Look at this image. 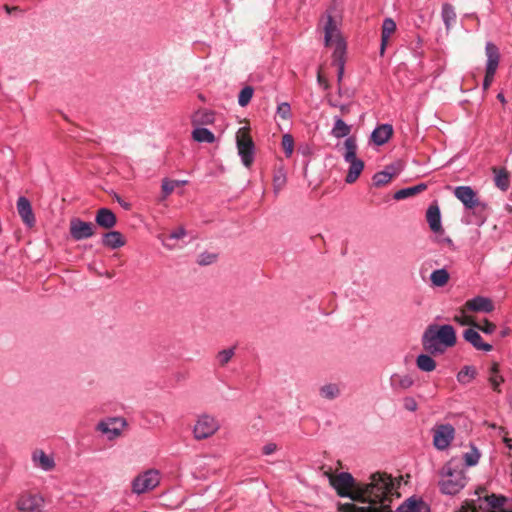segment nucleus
<instances>
[{
    "label": "nucleus",
    "instance_id": "f257e3e1",
    "mask_svg": "<svg viewBox=\"0 0 512 512\" xmlns=\"http://www.w3.org/2000/svg\"><path fill=\"white\" fill-rule=\"evenodd\" d=\"M359 491L362 493L361 503H369L370 506L383 507L390 505L392 497L399 494L396 492V486L393 478L386 473H375L371 475V482L368 484H361Z\"/></svg>",
    "mask_w": 512,
    "mask_h": 512
},
{
    "label": "nucleus",
    "instance_id": "f03ea898",
    "mask_svg": "<svg viewBox=\"0 0 512 512\" xmlns=\"http://www.w3.org/2000/svg\"><path fill=\"white\" fill-rule=\"evenodd\" d=\"M455 197L467 210L472 211L473 219L469 223L482 225L487 218V204L481 202L476 192L470 186H458L454 189Z\"/></svg>",
    "mask_w": 512,
    "mask_h": 512
},
{
    "label": "nucleus",
    "instance_id": "7ed1b4c3",
    "mask_svg": "<svg viewBox=\"0 0 512 512\" xmlns=\"http://www.w3.org/2000/svg\"><path fill=\"white\" fill-rule=\"evenodd\" d=\"M421 343L428 354H443L448 349V324H430L422 335Z\"/></svg>",
    "mask_w": 512,
    "mask_h": 512
},
{
    "label": "nucleus",
    "instance_id": "20e7f679",
    "mask_svg": "<svg viewBox=\"0 0 512 512\" xmlns=\"http://www.w3.org/2000/svg\"><path fill=\"white\" fill-rule=\"evenodd\" d=\"M357 150L356 138L353 136L346 138L343 144L342 156L344 161L349 164V169L345 177V182L348 184L356 182L364 169V162L357 157Z\"/></svg>",
    "mask_w": 512,
    "mask_h": 512
},
{
    "label": "nucleus",
    "instance_id": "39448f33",
    "mask_svg": "<svg viewBox=\"0 0 512 512\" xmlns=\"http://www.w3.org/2000/svg\"><path fill=\"white\" fill-rule=\"evenodd\" d=\"M330 485L336 490L340 497H347L353 501L362 500V493L354 477L348 472H341L337 475L329 474Z\"/></svg>",
    "mask_w": 512,
    "mask_h": 512
},
{
    "label": "nucleus",
    "instance_id": "423d86ee",
    "mask_svg": "<svg viewBox=\"0 0 512 512\" xmlns=\"http://www.w3.org/2000/svg\"><path fill=\"white\" fill-rule=\"evenodd\" d=\"M249 127H241L236 133V145L243 165L250 168L254 162L255 144L249 134Z\"/></svg>",
    "mask_w": 512,
    "mask_h": 512
},
{
    "label": "nucleus",
    "instance_id": "0eeeda50",
    "mask_svg": "<svg viewBox=\"0 0 512 512\" xmlns=\"http://www.w3.org/2000/svg\"><path fill=\"white\" fill-rule=\"evenodd\" d=\"M485 54L487 57L485 77L483 80V89L486 90L493 82L496 70L500 61L499 48L492 42H487L485 46Z\"/></svg>",
    "mask_w": 512,
    "mask_h": 512
},
{
    "label": "nucleus",
    "instance_id": "6e6552de",
    "mask_svg": "<svg viewBox=\"0 0 512 512\" xmlns=\"http://www.w3.org/2000/svg\"><path fill=\"white\" fill-rule=\"evenodd\" d=\"M160 483L159 472L155 469L147 470L132 481V491L135 494H143L156 488Z\"/></svg>",
    "mask_w": 512,
    "mask_h": 512
},
{
    "label": "nucleus",
    "instance_id": "1a4fd4ad",
    "mask_svg": "<svg viewBox=\"0 0 512 512\" xmlns=\"http://www.w3.org/2000/svg\"><path fill=\"white\" fill-rule=\"evenodd\" d=\"M220 428L217 419L208 414H202L198 417L193 429L194 438L202 440L214 435Z\"/></svg>",
    "mask_w": 512,
    "mask_h": 512
},
{
    "label": "nucleus",
    "instance_id": "9d476101",
    "mask_svg": "<svg viewBox=\"0 0 512 512\" xmlns=\"http://www.w3.org/2000/svg\"><path fill=\"white\" fill-rule=\"evenodd\" d=\"M460 460L457 457L450 459V495L458 493L467 483L464 468H458Z\"/></svg>",
    "mask_w": 512,
    "mask_h": 512
},
{
    "label": "nucleus",
    "instance_id": "9b49d317",
    "mask_svg": "<svg viewBox=\"0 0 512 512\" xmlns=\"http://www.w3.org/2000/svg\"><path fill=\"white\" fill-rule=\"evenodd\" d=\"M69 232L75 241L88 239L95 234V225L80 218H72L69 223Z\"/></svg>",
    "mask_w": 512,
    "mask_h": 512
},
{
    "label": "nucleus",
    "instance_id": "f8f14e48",
    "mask_svg": "<svg viewBox=\"0 0 512 512\" xmlns=\"http://www.w3.org/2000/svg\"><path fill=\"white\" fill-rule=\"evenodd\" d=\"M44 500L38 494H23L17 500V508L22 512H41Z\"/></svg>",
    "mask_w": 512,
    "mask_h": 512
},
{
    "label": "nucleus",
    "instance_id": "ddd939ff",
    "mask_svg": "<svg viewBox=\"0 0 512 512\" xmlns=\"http://www.w3.org/2000/svg\"><path fill=\"white\" fill-rule=\"evenodd\" d=\"M17 211L24 224H26L28 227H33L35 225V216L32 210V206L26 197L21 196L18 198Z\"/></svg>",
    "mask_w": 512,
    "mask_h": 512
},
{
    "label": "nucleus",
    "instance_id": "4468645a",
    "mask_svg": "<svg viewBox=\"0 0 512 512\" xmlns=\"http://www.w3.org/2000/svg\"><path fill=\"white\" fill-rule=\"evenodd\" d=\"M426 220L430 230L435 233H443L441 214L437 203L431 204L426 211Z\"/></svg>",
    "mask_w": 512,
    "mask_h": 512
},
{
    "label": "nucleus",
    "instance_id": "2eb2a0df",
    "mask_svg": "<svg viewBox=\"0 0 512 512\" xmlns=\"http://www.w3.org/2000/svg\"><path fill=\"white\" fill-rule=\"evenodd\" d=\"M463 337L477 350L489 352L493 349L491 344L483 342L481 335L474 328H467L463 333Z\"/></svg>",
    "mask_w": 512,
    "mask_h": 512
},
{
    "label": "nucleus",
    "instance_id": "dca6fc26",
    "mask_svg": "<svg viewBox=\"0 0 512 512\" xmlns=\"http://www.w3.org/2000/svg\"><path fill=\"white\" fill-rule=\"evenodd\" d=\"M95 222L98 226L109 230L116 225L117 218L112 210L108 208H100L96 212Z\"/></svg>",
    "mask_w": 512,
    "mask_h": 512
},
{
    "label": "nucleus",
    "instance_id": "f3484780",
    "mask_svg": "<svg viewBox=\"0 0 512 512\" xmlns=\"http://www.w3.org/2000/svg\"><path fill=\"white\" fill-rule=\"evenodd\" d=\"M117 423H120L121 426L125 425V421L123 419L112 418L108 421H101L98 423L97 430L103 434L109 435V438L113 439L121 434V428L116 426Z\"/></svg>",
    "mask_w": 512,
    "mask_h": 512
},
{
    "label": "nucleus",
    "instance_id": "a211bd4d",
    "mask_svg": "<svg viewBox=\"0 0 512 512\" xmlns=\"http://www.w3.org/2000/svg\"><path fill=\"white\" fill-rule=\"evenodd\" d=\"M432 432L434 447L438 450L448 448V424L436 425Z\"/></svg>",
    "mask_w": 512,
    "mask_h": 512
},
{
    "label": "nucleus",
    "instance_id": "6ab92c4d",
    "mask_svg": "<svg viewBox=\"0 0 512 512\" xmlns=\"http://www.w3.org/2000/svg\"><path fill=\"white\" fill-rule=\"evenodd\" d=\"M395 512H430V508L423 500L411 497L405 500Z\"/></svg>",
    "mask_w": 512,
    "mask_h": 512
},
{
    "label": "nucleus",
    "instance_id": "aec40b11",
    "mask_svg": "<svg viewBox=\"0 0 512 512\" xmlns=\"http://www.w3.org/2000/svg\"><path fill=\"white\" fill-rule=\"evenodd\" d=\"M465 307L470 311L489 313L494 309V305L489 298L477 296L468 300Z\"/></svg>",
    "mask_w": 512,
    "mask_h": 512
},
{
    "label": "nucleus",
    "instance_id": "412c9836",
    "mask_svg": "<svg viewBox=\"0 0 512 512\" xmlns=\"http://www.w3.org/2000/svg\"><path fill=\"white\" fill-rule=\"evenodd\" d=\"M396 31V23L392 18H385L381 27V45H380V55L383 56L385 49L389 43L390 37Z\"/></svg>",
    "mask_w": 512,
    "mask_h": 512
},
{
    "label": "nucleus",
    "instance_id": "4be33fe9",
    "mask_svg": "<svg viewBox=\"0 0 512 512\" xmlns=\"http://www.w3.org/2000/svg\"><path fill=\"white\" fill-rule=\"evenodd\" d=\"M339 512H392L390 505H384L383 507L367 506L359 507L353 503H339Z\"/></svg>",
    "mask_w": 512,
    "mask_h": 512
},
{
    "label": "nucleus",
    "instance_id": "5701e85b",
    "mask_svg": "<svg viewBox=\"0 0 512 512\" xmlns=\"http://www.w3.org/2000/svg\"><path fill=\"white\" fill-rule=\"evenodd\" d=\"M392 134V125L381 124L373 130L371 134V140L374 144L380 146L385 144L391 138Z\"/></svg>",
    "mask_w": 512,
    "mask_h": 512
},
{
    "label": "nucleus",
    "instance_id": "b1692460",
    "mask_svg": "<svg viewBox=\"0 0 512 512\" xmlns=\"http://www.w3.org/2000/svg\"><path fill=\"white\" fill-rule=\"evenodd\" d=\"M325 32V46H331L335 39L342 38L337 28V23L334 18L329 14L327 16V22L324 27Z\"/></svg>",
    "mask_w": 512,
    "mask_h": 512
},
{
    "label": "nucleus",
    "instance_id": "393cba45",
    "mask_svg": "<svg viewBox=\"0 0 512 512\" xmlns=\"http://www.w3.org/2000/svg\"><path fill=\"white\" fill-rule=\"evenodd\" d=\"M102 244L108 248L117 249L125 245V240L119 231H109L103 235Z\"/></svg>",
    "mask_w": 512,
    "mask_h": 512
},
{
    "label": "nucleus",
    "instance_id": "a878e982",
    "mask_svg": "<svg viewBox=\"0 0 512 512\" xmlns=\"http://www.w3.org/2000/svg\"><path fill=\"white\" fill-rule=\"evenodd\" d=\"M414 383L413 378L410 375H401L395 373L390 378V384L393 390L403 391L410 388Z\"/></svg>",
    "mask_w": 512,
    "mask_h": 512
},
{
    "label": "nucleus",
    "instance_id": "bb28decb",
    "mask_svg": "<svg viewBox=\"0 0 512 512\" xmlns=\"http://www.w3.org/2000/svg\"><path fill=\"white\" fill-rule=\"evenodd\" d=\"M215 120L214 113L207 109L197 110L191 118V122L194 126L209 125Z\"/></svg>",
    "mask_w": 512,
    "mask_h": 512
},
{
    "label": "nucleus",
    "instance_id": "cd10ccee",
    "mask_svg": "<svg viewBox=\"0 0 512 512\" xmlns=\"http://www.w3.org/2000/svg\"><path fill=\"white\" fill-rule=\"evenodd\" d=\"M335 44V49L332 55V62L334 65L336 64H345V53H346V43L343 38L335 39L332 42V45Z\"/></svg>",
    "mask_w": 512,
    "mask_h": 512
},
{
    "label": "nucleus",
    "instance_id": "c85d7f7f",
    "mask_svg": "<svg viewBox=\"0 0 512 512\" xmlns=\"http://www.w3.org/2000/svg\"><path fill=\"white\" fill-rule=\"evenodd\" d=\"M396 175L393 167H387L385 170L377 172L373 176V184L376 187H380L388 184L392 178Z\"/></svg>",
    "mask_w": 512,
    "mask_h": 512
},
{
    "label": "nucleus",
    "instance_id": "c756f323",
    "mask_svg": "<svg viewBox=\"0 0 512 512\" xmlns=\"http://www.w3.org/2000/svg\"><path fill=\"white\" fill-rule=\"evenodd\" d=\"M433 355L428 354H420L417 356L416 365L417 367L424 372H431L436 368V362L432 358Z\"/></svg>",
    "mask_w": 512,
    "mask_h": 512
},
{
    "label": "nucleus",
    "instance_id": "7c9ffc66",
    "mask_svg": "<svg viewBox=\"0 0 512 512\" xmlns=\"http://www.w3.org/2000/svg\"><path fill=\"white\" fill-rule=\"evenodd\" d=\"M426 188H427L426 184L420 183V184L412 186V187L400 189L394 194V199L402 200V199L408 198L410 196L416 195V194L424 191Z\"/></svg>",
    "mask_w": 512,
    "mask_h": 512
},
{
    "label": "nucleus",
    "instance_id": "2f4dec72",
    "mask_svg": "<svg viewBox=\"0 0 512 512\" xmlns=\"http://www.w3.org/2000/svg\"><path fill=\"white\" fill-rule=\"evenodd\" d=\"M33 460L45 471L53 469L55 465L53 458L45 454L43 451H36L33 455Z\"/></svg>",
    "mask_w": 512,
    "mask_h": 512
},
{
    "label": "nucleus",
    "instance_id": "473e14b6",
    "mask_svg": "<svg viewBox=\"0 0 512 512\" xmlns=\"http://www.w3.org/2000/svg\"><path fill=\"white\" fill-rule=\"evenodd\" d=\"M193 140L200 143H213L215 141V135L207 128L197 127L192 132Z\"/></svg>",
    "mask_w": 512,
    "mask_h": 512
},
{
    "label": "nucleus",
    "instance_id": "72a5a7b5",
    "mask_svg": "<svg viewBox=\"0 0 512 512\" xmlns=\"http://www.w3.org/2000/svg\"><path fill=\"white\" fill-rule=\"evenodd\" d=\"M351 127L347 125L340 117H335V123L332 128L331 134L335 138H343L350 134Z\"/></svg>",
    "mask_w": 512,
    "mask_h": 512
},
{
    "label": "nucleus",
    "instance_id": "f704fd0d",
    "mask_svg": "<svg viewBox=\"0 0 512 512\" xmlns=\"http://www.w3.org/2000/svg\"><path fill=\"white\" fill-rule=\"evenodd\" d=\"M432 285L443 287L448 283V270L446 268L435 270L430 275Z\"/></svg>",
    "mask_w": 512,
    "mask_h": 512
},
{
    "label": "nucleus",
    "instance_id": "c9c22d12",
    "mask_svg": "<svg viewBox=\"0 0 512 512\" xmlns=\"http://www.w3.org/2000/svg\"><path fill=\"white\" fill-rule=\"evenodd\" d=\"M480 452L479 450L471 445L470 450L468 452H465L461 458H458L460 461L463 459L465 462V466L472 467L478 464L480 459Z\"/></svg>",
    "mask_w": 512,
    "mask_h": 512
},
{
    "label": "nucleus",
    "instance_id": "e433bc0d",
    "mask_svg": "<svg viewBox=\"0 0 512 512\" xmlns=\"http://www.w3.org/2000/svg\"><path fill=\"white\" fill-rule=\"evenodd\" d=\"M476 369L474 366H464L457 374V380L461 384H469L476 376Z\"/></svg>",
    "mask_w": 512,
    "mask_h": 512
},
{
    "label": "nucleus",
    "instance_id": "4c0bfd02",
    "mask_svg": "<svg viewBox=\"0 0 512 512\" xmlns=\"http://www.w3.org/2000/svg\"><path fill=\"white\" fill-rule=\"evenodd\" d=\"M495 185L502 191H506L509 187V175L505 169L494 170Z\"/></svg>",
    "mask_w": 512,
    "mask_h": 512
},
{
    "label": "nucleus",
    "instance_id": "58836bf2",
    "mask_svg": "<svg viewBox=\"0 0 512 512\" xmlns=\"http://www.w3.org/2000/svg\"><path fill=\"white\" fill-rule=\"evenodd\" d=\"M340 394V389L336 384H327L320 388V395L328 400H333Z\"/></svg>",
    "mask_w": 512,
    "mask_h": 512
},
{
    "label": "nucleus",
    "instance_id": "ea45409f",
    "mask_svg": "<svg viewBox=\"0 0 512 512\" xmlns=\"http://www.w3.org/2000/svg\"><path fill=\"white\" fill-rule=\"evenodd\" d=\"M286 173L283 168H279L275 171L273 177L274 192L277 194L286 184Z\"/></svg>",
    "mask_w": 512,
    "mask_h": 512
},
{
    "label": "nucleus",
    "instance_id": "a19ab883",
    "mask_svg": "<svg viewBox=\"0 0 512 512\" xmlns=\"http://www.w3.org/2000/svg\"><path fill=\"white\" fill-rule=\"evenodd\" d=\"M234 355H235V347H231V348L223 349V350L219 351L216 355V359L219 363V366H221V367L226 366L230 362V360L233 358Z\"/></svg>",
    "mask_w": 512,
    "mask_h": 512
},
{
    "label": "nucleus",
    "instance_id": "79ce46f5",
    "mask_svg": "<svg viewBox=\"0 0 512 512\" xmlns=\"http://www.w3.org/2000/svg\"><path fill=\"white\" fill-rule=\"evenodd\" d=\"M254 94L252 86H245L238 95V104L241 107H245L249 104Z\"/></svg>",
    "mask_w": 512,
    "mask_h": 512
},
{
    "label": "nucleus",
    "instance_id": "37998d69",
    "mask_svg": "<svg viewBox=\"0 0 512 512\" xmlns=\"http://www.w3.org/2000/svg\"><path fill=\"white\" fill-rule=\"evenodd\" d=\"M282 148L286 157H290L294 151V139L291 134H284L281 141Z\"/></svg>",
    "mask_w": 512,
    "mask_h": 512
},
{
    "label": "nucleus",
    "instance_id": "c03bdc74",
    "mask_svg": "<svg viewBox=\"0 0 512 512\" xmlns=\"http://www.w3.org/2000/svg\"><path fill=\"white\" fill-rule=\"evenodd\" d=\"M440 479L438 481V485L440 487V491L443 494H448V481L445 480V477L448 476V464L443 465V467L439 471Z\"/></svg>",
    "mask_w": 512,
    "mask_h": 512
},
{
    "label": "nucleus",
    "instance_id": "a18cd8bd",
    "mask_svg": "<svg viewBox=\"0 0 512 512\" xmlns=\"http://www.w3.org/2000/svg\"><path fill=\"white\" fill-rule=\"evenodd\" d=\"M186 235V231L183 227H179L178 229H176L175 231L171 232L164 240H163V244L168 247V248H171V245L169 244V241L170 240H179L181 238H183L184 236Z\"/></svg>",
    "mask_w": 512,
    "mask_h": 512
},
{
    "label": "nucleus",
    "instance_id": "49530a36",
    "mask_svg": "<svg viewBox=\"0 0 512 512\" xmlns=\"http://www.w3.org/2000/svg\"><path fill=\"white\" fill-rule=\"evenodd\" d=\"M277 115L283 120L290 119L292 116L290 104L287 102L280 103L277 106Z\"/></svg>",
    "mask_w": 512,
    "mask_h": 512
},
{
    "label": "nucleus",
    "instance_id": "de8ad7c7",
    "mask_svg": "<svg viewBox=\"0 0 512 512\" xmlns=\"http://www.w3.org/2000/svg\"><path fill=\"white\" fill-rule=\"evenodd\" d=\"M178 185H179L178 181L164 179L162 182V193H163L164 197H167L168 195H170Z\"/></svg>",
    "mask_w": 512,
    "mask_h": 512
},
{
    "label": "nucleus",
    "instance_id": "09e8293b",
    "mask_svg": "<svg viewBox=\"0 0 512 512\" xmlns=\"http://www.w3.org/2000/svg\"><path fill=\"white\" fill-rule=\"evenodd\" d=\"M474 327L485 334H492L496 330V325L487 319H485L482 324H474Z\"/></svg>",
    "mask_w": 512,
    "mask_h": 512
},
{
    "label": "nucleus",
    "instance_id": "8fccbe9b",
    "mask_svg": "<svg viewBox=\"0 0 512 512\" xmlns=\"http://www.w3.org/2000/svg\"><path fill=\"white\" fill-rule=\"evenodd\" d=\"M216 258V254L205 252L199 255L197 263L202 266L210 265L216 261Z\"/></svg>",
    "mask_w": 512,
    "mask_h": 512
},
{
    "label": "nucleus",
    "instance_id": "3c124183",
    "mask_svg": "<svg viewBox=\"0 0 512 512\" xmlns=\"http://www.w3.org/2000/svg\"><path fill=\"white\" fill-rule=\"evenodd\" d=\"M487 501L489 505L492 508H502L506 499L503 496H497L495 494H492L491 496L487 497Z\"/></svg>",
    "mask_w": 512,
    "mask_h": 512
},
{
    "label": "nucleus",
    "instance_id": "603ef678",
    "mask_svg": "<svg viewBox=\"0 0 512 512\" xmlns=\"http://www.w3.org/2000/svg\"><path fill=\"white\" fill-rule=\"evenodd\" d=\"M454 320L459 322L461 325L471 324V319L465 314L464 310H460L459 314L454 315Z\"/></svg>",
    "mask_w": 512,
    "mask_h": 512
},
{
    "label": "nucleus",
    "instance_id": "864d4df0",
    "mask_svg": "<svg viewBox=\"0 0 512 512\" xmlns=\"http://www.w3.org/2000/svg\"><path fill=\"white\" fill-rule=\"evenodd\" d=\"M404 407L409 411H415L417 409V403L412 397H406L404 399Z\"/></svg>",
    "mask_w": 512,
    "mask_h": 512
},
{
    "label": "nucleus",
    "instance_id": "5fc2aeb1",
    "mask_svg": "<svg viewBox=\"0 0 512 512\" xmlns=\"http://www.w3.org/2000/svg\"><path fill=\"white\" fill-rule=\"evenodd\" d=\"M278 449L277 445L275 443H267L262 448V452L264 455H271Z\"/></svg>",
    "mask_w": 512,
    "mask_h": 512
},
{
    "label": "nucleus",
    "instance_id": "6e6d98bb",
    "mask_svg": "<svg viewBox=\"0 0 512 512\" xmlns=\"http://www.w3.org/2000/svg\"><path fill=\"white\" fill-rule=\"evenodd\" d=\"M490 382L493 387V390L499 391V386L503 382V378L501 376L495 375L490 377Z\"/></svg>",
    "mask_w": 512,
    "mask_h": 512
},
{
    "label": "nucleus",
    "instance_id": "4d7b16f0",
    "mask_svg": "<svg viewBox=\"0 0 512 512\" xmlns=\"http://www.w3.org/2000/svg\"><path fill=\"white\" fill-rule=\"evenodd\" d=\"M455 512H476V509L474 505L467 502L464 505H462L459 510Z\"/></svg>",
    "mask_w": 512,
    "mask_h": 512
},
{
    "label": "nucleus",
    "instance_id": "13d9d810",
    "mask_svg": "<svg viewBox=\"0 0 512 512\" xmlns=\"http://www.w3.org/2000/svg\"><path fill=\"white\" fill-rule=\"evenodd\" d=\"M442 19L445 26L448 28V3L442 5Z\"/></svg>",
    "mask_w": 512,
    "mask_h": 512
},
{
    "label": "nucleus",
    "instance_id": "bf43d9fd",
    "mask_svg": "<svg viewBox=\"0 0 512 512\" xmlns=\"http://www.w3.org/2000/svg\"><path fill=\"white\" fill-rule=\"evenodd\" d=\"M115 199L125 210H130L131 209V204L126 202V201H124L120 196L116 195Z\"/></svg>",
    "mask_w": 512,
    "mask_h": 512
},
{
    "label": "nucleus",
    "instance_id": "052dcab7",
    "mask_svg": "<svg viewBox=\"0 0 512 512\" xmlns=\"http://www.w3.org/2000/svg\"><path fill=\"white\" fill-rule=\"evenodd\" d=\"M456 343V333L453 327L450 325V347Z\"/></svg>",
    "mask_w": 512,
    "mask_h": 512
},
{
    "label": "nucleus",
    "instance_id": "680f3d73",
    "mask_svg": "<svg viewBox=\"0 0 512 512\" xmlns=\"http://www.w3.org/2000/svg\"><path fill=\"white\" fill-rule=\"evenodd\" d=\"M317 80H318V83L320 85H324L325 88L328 87V82L327 80L321 75V73L319 72L318 73V76H317Z\"/></svg>",
    "mask_w": 512,
    "mask_h": 512
},
{
    "label": "nucleus",
    "instance_id": "e2e57ef3",
    "mask_svg": "<svg viewBox=\"0 0 512 512\" xmlns=\"http://www.w3.org/2000/svg\"><path fill=\"white\" fill-rule=\"evenodd\" d=\"M335 66L338 68V81L340 82L344 73V64H336Z\"/></svg>",
    "mask_w": 512,
    "mask_h": 512
},
{
    "label": "nucleus",
    "instance_id": "0e129e2a",
    "mask_svg": "<svg viewBox=\"0 0 512 512\" xmlns=\"http://www.w3.org/2000/svg\"><path fill=\"white\" fill-rule=\"evenodd\" d=\"M503 442H504L505 446H506L509 450H512V439H511V438L504 437V438H503Z\"/></svg>",
    "mask_w": 512,
    "mask_h": 512
},
{
    "label": "nucleus",
    "instance_id": "69168bd1",
    "mask_svg": "<svg viewBox=\"0 0 512 512\" xmlns=\"http://www.w3.org/2000/svg\"><path fill=\"white\" fill-rule=\"evenodd\" d=\"M99 276H103L102 273H98ZM104 275L107 277V278H112L113 277V273L109 272V271H106L104 273Z\"/></svg>",
    "mask_w": 512,
    "mask_h": 512
},
{
    "label": "nucleus",
    "instance_id": "338daca9",
    "mask_svg": "<svg viewBox=\"0 0 512 512\" xmlns=\"http://www.w3.org/2000/svg\"><path fill=\"white\" fill-rule=\"evenodd\" d=\"M497 99H498L500 102H502V103H505V102H506V101H505V98H504V95H503L502 93H499V94L497 95Z\"/></svg>",
    "mask_w": 512,
    "mask_h": 512
},
{
    "label": "nucleus",
    "instance_id": "774afa93",
    "mask_svg": "<svg viewBox=\"0 0 512 512\" xmlns=\"http://www.w3.org/2000/svg\"><path fill=\"white\" fill-rule=\"evenodd\" d=\"M454 428L450 425V442L453 440V437H454Z\"/></svg>",
    "mask_w": 512,
    "mask_h": 512
}]
</instances>
